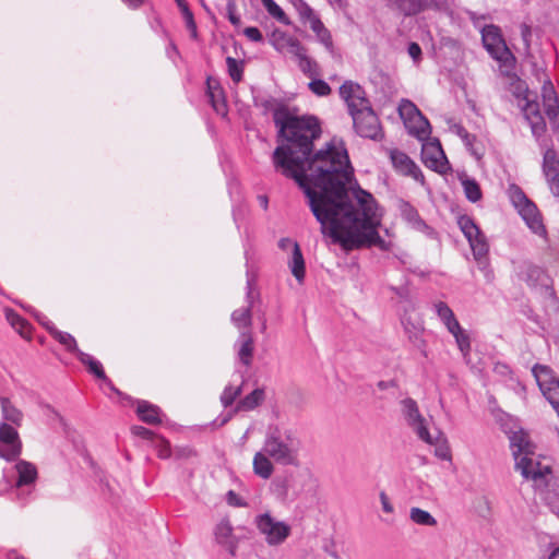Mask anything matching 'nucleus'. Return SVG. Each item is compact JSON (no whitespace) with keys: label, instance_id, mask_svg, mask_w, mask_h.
<instances>
[{"label":"nucleus","instance_id":"nucleus-35","mask_svg":"<svg viewBox=\"0 0 559 559\" xmlns=\"http://www.w3.org/2000/svg\"><path fill=\"white\" fill-rule=\"evenodd\" d=\"M264 400V390L255 389L250 394L239 401L237 408L239 411H252L259 406Z\"/></svg>","mask_w":559,"mask_h":559},{"label":"nucleus","instance_id":"nucleus-63","mask_svg":"<svg viewBox=\"0 0 559 559\" xmlns=\"http://www.w3.org/2000/svg\"><path fill=\"white\" fill-rule=\"evenodd\" d=\"M8 559H26L24 556L19 555L15 550H10L7 554Z\"/></svg>","mask_w":559,"mask_h":559},{"label":"nucleus","instance_id":"nucleus-13","mask_svg":"<svg viewBox=\"0 0 559 559\" xmlns=\"http://www.w3.org/2000/svg\"><path fill=\"white\" fill-rule=\"evenodd\" d=\"M356 133L362 138L378 140L381 136L379 119L372 108L352 115Z\"/></svg>","mask_w":559,"mask_h":559},{"label":"nucleus","instance_id":"nucleus-34","mask_svg":"<svg viewBox=\"0 0 559 559\" xmlns=\"http://www.w3.org/2000/svg\"><path fill=\"white\" fill-rule=\"evenodd\" d=\"M5 318L11 326L16 330L21 336L28 337L31 333L29 323L12 309H5Z\"/></svg>","mask_w":559,"mask_h":559},{"label":"nucleus","instance_id":"nucleus-64","mask_svg":"<svg viewBox=\"0 0 559 559\" xmlns=\"http://www.w3.org/2000/svg\"><path fill=\"white\" fill-rule=\"evenodd\" d=\"M549 559H559V547L550 554Z\"/></svg>","mask_w":559,"mask_h":559},{"label":"nucleus","instance_id":"nucleus-5","mask_svg":"<svg viewBox=\"0 0 559 559\" xmlns=\"http://www.w3.org/2000/svg\"><path fill=\"white\" fill-rule=\"evenodd\" d=\"M515 469L521 473L525 479L534 483L537 489H544L548 486L551 478V466L538 460L534 454L523 455L515 462Z\"/></svg>","mask_w":559,"mask_h":559},{"label":"nucleus","instance_id":"nucleus-46","mask_svg":"<svg viewBox=\"0 0 559 559\" xmlns=\"http://www.w3.org/2000/svg\"><path fill=\"white\" fill-rule=\"evenodd\" d=\"M308 86L318 96H328L331 93L330 85L323 80H312Z\"/></svg>","mask_w":559,"mask_h":559},{"label":"nucleus","instance_id":"nucleus-26","mask_svg":"<svg viewBox=\"0 0 559 559\" xmlns=\"http://www.w3.org/2000/svg\"><path fill=\"white\" fill-rule=\"evenodd\" d=\"M433 310L439 318V320L442 322V324L445 326L448 332H453V329H457V325L460 322L457 321L454 312L452 309L448 306V304L443 301H437L432 305Z\"/></svg>","mask_w":559,"mask_h":559},{"label":"nucleus","instance_id":"nucleus-11","mask_svg":"<svg viewBox=\"0 0 559 559\" xmlns=\"http://www.w3.org/2000/svg\"><path fill=\"white\" fill-rule=\"evenodd\" d=\"M421 160L426 167L439 173L447 174L451 170L448 158L441 147L439 140L427 141L421 147Z\"/></svg>","mask_w":559,"mask_h":559},{"label":"nucleus","instance_id":"nucleus-54","mask_svg":"<svg viewBox=\"0 0 559 559\" xmlns=\"http://www.w3.org/2000/svg\"><path fill=\"white\" fill-rule=\"evenodd\" d=\"M131 431L134 436L141 437L143 439H151L153 436L151 430L142 426H133Z\"/></svg>","mask_w":559,"mask_h":559},{"label":"nucleus","instance_id":"nucleus-38","mask_svg":"<svg viewBox=\"0 0 559 559\" xmlns=\"http://www.w3.org/2000/svg\"><path fill=\"white\" fill-rule=\"evenodd\" d=\"M449 333L455 338V343L463 356H467L471 352V338L468 333L461 324L457 325V329H453V332Z\"/></svg>","mask_w":559,"mask_h":559},{"label":"nucleus","instance_id":"nucleus-59","mask_svg":"<svg viewBox=\"0 0 559 559\" xmlns=\"http://www.w3.org/2000/svg\"><path fill=\"white\" fill-rule=\"evenodd\" d=\"M547 181L549 183L550 190L552 193L557 197H559V174L558 176H551L547 178Z\"/></svg>","mask_w":559,"mask_h":559},{"label":"nucleus","instance_id":"nucleus-25","mask_svg":"<svg viewBox=\"0 0 559 559\" xmlns=\"http://www.w3.org/2000/svg\"><path fill=\"white\" fill-rule=\"evenodd\" d=\"M0 407L2 415V423L9 425L21 426L23 421V413L19 409L8 397H0Z\"/></svg>","mask_w":559,"mask_h":559},{"label":"nucleus","instance_id":"nucleus-22","mask_svg":"<svg viewBox=\"0 0 559 559\" xmlns=\"http://www.w3.org/2000/svg\"><path fill=\"white\" fill-rule=\"evenodd\" d=\"M388 5L399 11L405 16H412L420 13L426 8L430 7V1L427 0H386Z\"/></svg>","mask_w":559,"mask_h":559},{"label":"nucleus","instance_id":"nucleus-40","mask_svg":"<svg viewBox=\"0 0 559 559\" xmlns=\"http://www.w3.org/2000/svg\"><path fill=\"white\" fill-rule=\"evenodd\" d=\"M261 2L271 16L282 24L290 25V20L274 0H261Z\"/></svg>","mask_w":559,"mask_h":559},{"label":"nucleus","instance_id":"nucleus-45","mask_svg":"<svg viewBox=\"0 0 559 559\" xmlns=\"http://www.w3.org/2000/svg\"><path fill=\"white\" fill-rule=\"evenodd\" d=\"M298 66L300 70L310 78L318 74V66L316 61L309 58L307 53L298 60Z\"/></svg>","mask_w":559,"mask_h":559},{"label":"nucleus","instance_id":"nucleus-29","mask_svg":"<svg viewBox=\"0 0 559 559\" xmlns=\"http://www.w3.org/2000/svg\"><path fill=\"white\" fill-rule=\"evenodd\" d=\"M288 265L294 277L301 283L305 278V260L298 243L294 245Z\"/></svg>","mask_w":559,"mask_h":559},{"label":"nucleus","instance_id":"nucleus-33","mask_svg":"<svg viewBox=\"0 0 559 559\" xmlns=\"http://www.w3.org/2000/svg\"><path fill=\"white\" fill-rule=\"evenodd\" d=\"M460 180L464 190V194L469 202L475 203L483 198L480 187L475 179L463 175L460 177Z\"/></svg>","mask_w":559,"mask_h":559},{"label":"nucleus","instance_id":"nucleus-53","mask_svg":"<svg viewBox=\"0 0 559 559\" xmlns=\"http://www.w3.org/2000/svg\"><path fill=\"white\" fill-rule=\"evenodd\" d=\"M88 370L97 378L106 380V374L103 370L102 364L98 360L95 359L94 362L88 366Z\"/></svg>","mask_w":559,"mask_h":559},{"label":"nucleus","instance_id":"nucleus-41","mask_svg":"<svg viewBox=\"0 0 559 559\" xmlns=\"http://www.w3.org/2000/svg\"><path fill=\"white\" fill-rule=\"evenodd\" d=\"M231 321L238 328H248L251 325V306L236 309L231 313Z\"/></svg>","mask_w":559,"mask_h":559},{"label":"nucleus","instance_id":"nucleus-37","mask_svg":"<svg viewBox=\"0 0 559 559\" xmlns=\"http://www.w3.org/2000/svg\"><path fill=\"white\" fill-rule=\"evenodd\" d=\"M409 519L418 525L436 526L437 520L426 510L414 507L409 510Z\"/></svg>","mask_w":559,"mask_h":559},{"label":"nucleus","instance_id":"nucleus-39","mask_svg":"<svg viewBox=\"0 0 559 559\" xmlns=\"http://www.w3.org/2000/svg\"><path fill=\"white\" fill-rule=\"evenodd\" d=\"M544 173L546 178L551 176H558L559 174V160L556 156L555 151L547 150L544 154Z\"/></svg>","mask_w":559,"mask_h":559},{"label":"nucleus","instance_id":"nucleus-4","mask_svg":"<svg viewBox=\"0 0 559 559\" xmlns=\"http://www.w3.org/2000/svg\"><path fill=\"white\" fill-rule=\"evenodd\" d=\"M516 276L534 290L539 292L545 297L556 300V294L552 288L550 276L538 265L531 262H523L518 266Z\"/></svg>","mask_w":559,"mask_h":559},{"label":"nucleus","instance_id":"nucleus-21","mask_svg":"<svg viewBox=\"0 0 559 559\" xmlns=\"http://www.w3.org/2000/svg\"><path fill=\"white\" fill-rule=\"evenodd\" d=\"M277 34H273V45L278 51L286 50L287 53L294 56L299 60L302 58L307 51L306 48L301 45V43L292 36H286L284 33H278V37L282 43L276 39Z\"/></svg>","mask_w":559,"mask_h":559},{"label":"nucleus","instance_id":"nucleus-55","mask_svg":"<svg viewBox=\"0 0 559 559\" xmlns=\"http://www.w3.org/2000/svg\"><path fill=\"white\" fill-rule=\"evenodd\" d=\"M36 319L50 334L51 330H57L53 323L45 314L37 313Z\"/></svg>","mask_w":559,"mask_h":559},{"label":"nucleus","instance_id":"nucleus-50","mask_svg":"<svg viewBox=\"0 0 559 559\" xmlns=\"http://www.w3.org/2000/svg\"><path fill=\"white\" fill-rule=\"evenodd\" d=\"M407 51L414 62H418L421 59V48L417 43H411Z\"/></svg>","mask_w":559,"mask_h":559},{"label":"nucleus","instance_id":"nucleus-62","mask_svg":"<svg viewBox=\"0 0 559 559\" xmlns=\"http://www.w3.org/2000/svg\"><path fill=\"white\" fill-rule=\"evenodd\" d=\"M121 1L133 9L139 8L143 3V0H121Z\"/></svg>","mask_w":559,"mask_h":559},{"label":"nucleus","instance_id":"nucleus-16","mask_svg":"<svg viewBox=\"0 0 559 559\" xmlns=\"http://www.w3.org/2000/svg\"><path fill=\"white\" fill-rule=\"evenodd\" d=\"M544 80L542 85V99L545 112L555 131L559 132V100L557 92L546 73H543Z\"/></svg>","mask_w":559,"mask_h":559},{"label":"nucleus","instance_id":"nucleus-60","mask_svg":"<svg viewBox=\"0 0 559 559\" xmlns=\"http://www.w3.org/2000/svg\"><path fill=\"white\" fill-rule=\"evenodd\" d=\"M74 354L78 356V358L80 359V361H81L82 364L86 365L87 367H88L92 362H94V360H95L91 355H88V354H86V353H84V352H82V350H80V349H78Z\"/></svg>","mask_w":559,"mask_h":559},{"label":"nucleus","instance_id":"nucleus-57","mask_svg":"<svg viewBox=\"0 0 559 559\" xmlns=\"http://www.w3.org/2000/svg\"><path fill=\"white\" fill-rule=\"evenodd\" d=\"M380 501L385 513H392L394 511L392 503L383 491L380 492Z\"/></svg>","mask_w":559,"mask_h":559},{"label":"nucleus","instance_id":"nucleus-9","mask_svg":"<svg viewBox=\"0 0 559 559\" xmlns=\"http://www.w3.org/2000/svg\"><path fill=\"white\" fill-rule=\"evenodd\" d=\"M457 224L469 242L475 260L480 262L481 259L486 258L489 250L485 235L481 233L475 222L467 215L460 216Z\"/></svg>","mask_w":559,"mask_h":559},{"label":"nucleus","instance_id":"nucleus-47","mask_svg":"<svg viewBox=\"0 0 559 559\" xmlns=\"http://www.w3.org/2000/svg\"><path fill=\"white\" fill-rule=\"evenodd\" d=\"M181 10H182L183 19L186 21V25H187L188 29H190L192 37H197V25H195L192 12L187 7V4H182Z\"/></svg>","mask_w":559,"mask_h":559},{"label":"nucleus","instance_id":"nucleus-3","mask_svg":"<svg viewBox=\"0 0 559 559\" xmlns=\"http://www.w3.org/2000/svg\"><path fill=\"white\" fill-rule=\"evenodd\" d=\"M509 197L513 206L525 222L532 233L547 240V229L536 204L531 201L524 191L516 185L509 188Z\"/></svg>","mask_w":559,"mask_h":559},{"label":"nucleus","instance_id":"nucleus-15","mask_svg":"<svg viewBox=\"0 0 559 559\" xmlns=\"http://www.w3.org/2000/svg\"><path fill=\"white\" fill-rule=\"evenodd\" d=\"M525 92H527V90ZM519 107L521 108L525 120L528 122L533 135L536 139L542 138L546 131V122L540 112L538 103L530 99L528 93H526L519 102Z\"/></svg>","mask_w":559,"mask_h":559},{"label":"nucleus","instance_id":"nucleus-44","mask_svg":"<svg viewBox=\"0 0 559 559\" xmlns=\"http://www.w3.org/2000/svg\"><path fill=\"white\" fill-rule=\"evenodd\" d=\"M241 382H243V380ZM241 386H242V383H240L237 386L227 385L224 389V391L221 395V402L225 407L230 406L235 402V400L239 396V394L241 393Z\"/></svg>","mask_w":559,"mask_h":559},{"label":"nucleus","instance_id":"nucleus-42","mask_svg":"<svg viewBox=\"0 0 559 559\" xmlns=\"http://www.w3.org/2000/svg\"><path fill=\"white\" fill-rule=\"evenodd\" d=\"M51 336L62 344L67 350L75 353L79 348L75 338L68 332L51 330Z\"/></svg>","mask_w":559,"mask_h":559},{"label":"nucleus","instance_id":"nucleus-20","mask_svg":"<svg viewBox=\"0 0 559 559\" xmlns=\"http://www.w3.org/2000/svg\"><path fill=\"white\" fill-rule=\"evenodd\" d=\"M391 160L394 168L401 174L409 176L417 181H424L421 170L405 153L393 151L391 153Z\"/></svg>","mask_w":559,"mask_h":559},{"label":"nucleus","instance_id":"nucleus-2","mask_svg":"<svg viewBox=\"0 0 559 559\" xmlns=\"http://www.w3.org/2000/svg\"><path fill=\"white\" fill-rule=\"evenodd\" d=\"M301 441L296 431L280 426L269 427L260 451L252 460V469L255 476L267 480L275 471L274 463L284 466H297Z\"/></svg>","mask_w":559,"mask_h":559},{"label":"nucleus","instance_id":"nucleus-17","mask_svg":"<svg viewBox=\"0 0 559 559\" xmlns=\"http://www.w3.org/2000/svg\"><path fill=\"white\" fill-rule=\"evenodd\" d=\"M483 44L486 50L493 59L503 60L504 56L509 53L504 40L501 37L500 29L495 25H487L484 27Z\"/></svg>","mask_w":559,"mask_h":559},{"label":"nucleus","instance_id":"nucleus-6","mask_svg":"<svg viewBox=\"0 0 559 559\" xmlns=\"http://www.w3.org/2000/svg\"><path fill=\"white\" fill-rule=\"evenodd\" d=\"M532 373L543 396L559 415V378L549 366L540 364L533 366Z\"/></svg>","mask_w":559,"mask_h":559},{"label":"nucleus","instance_id":"nucleus-19","mask_svg":"<svg viewBox=\"0 0 559 559\" xmlns=\"http://www.w3.org/2000/svg\"><path fill=\"white\" fill-rule=\"evenodd\" d=\"M14 468L17 474V479L13 485L10 481H7V485L10 488L21 490L23 488L34 486L37 479V468L33 463L21 460L15 464Z\"/></svg>","mask_w":559,"mask_h":559},{"label":"nucleus","instance_id":"nucleus-23","mask_svg":"<svg viewBox=\"0 0 559 559\" xmlns=\"http://www.w3.org/2000/svg\"><path fill=\"white\" fill-rule=\"evenodd\" d=\"M237 355L242 365L249 367L252 362L254 344L250 332H240L239 338L236 342Z\"/></svg>","mask_w":559,"mask_h":559},{"label":"nucleus","instance_id":"nucleus-18","mask_svg":"<svg viewBox=\"0 0 559 559\" xmlns=\"http://www.w3.org/2000/svg\"><path fill=\"white\" fill-rule=\"evenodd\" d=\"M233 526L227 519L221 520L214 528V537L218 545L224 547L231 557L237 555L238 538L233 533Z\"/></svg>","mask_w":559,"mask_h":559},{"label":"nucleus","instance_id":"nucleus-36","mask_svg":"<svg viewBox=\"0 0 559 559\" xmlns=\"http://www.w3.org/2000/svg\"><path fill=\"white\" fill-rule=\"evenodd\" d=\"M432 438L435 442L431 445H436L435 455L441 460L451 461V450L444 435L441 431H437V435L432 436Z\"/></svg>","mask_w":559,"mask_h":559},{"label":"nucleus","instance_id":"nucleus-27","mask_svg":"<svg viewBox=\"0 0 559 559\" xmlns=\"http://www.w3.org/2000/svg\"><path fill=\"white\" fill-rule=\"evenodd\" d=\"M510 447L512 450V454L514 456L515 462L521 459L523 455H531L532 453L528 451L530 442L527 440V436L524 431L519 430L514 431L510 437Z\"/></svg>","mask_w":559,"mask_h":559},{"label":"nucleus","instance_id":"nucleus-1","mask_svg":"<svg viewBox=\"0 0 559 559\" xmlns=\"http://www.w3.org/2000/svg\"><path fill=\"white\" fill-rule=\"evenodd\" d=\"M273 120L280 142L272 156L274 168L302 189L321 231L346 251L373 246L388 251L390 242L378 233L380 216L372 194L354 186L344 141L333 138L311 156L313 141L321 135L317 117L280 106Z\"/></svg>","mask_w":559,"mask_h":559},{"label":"nucleus","instance_id":"nucleus-28","mask_svg":"<svg viewBox=\"0 0 559 559\" xmlns=\"http://www.w3.org/2000/svg\"><path fill=\"white\" fill-rule=\"evenodd\" d=\"M207 96L216 114L225 117L227 115V106L223 90L218 85H212L210 82H207Z\"/></svg>","mask_w":559,"mask_h":559},{"label":"nucleus","instance_id":"nucleus-12","mask_svg":"<svg viewBox=\"0 0 559 559\" xmlns=\"http://www.w3.org/2000/svg\"><path fill=\"white\" fill-rule=\"evenodd\" d=\"M340 95L346 103L350 116L356 114V111L367 110L371 107L364 88L353 81L343 83L340 87Z\"/></svg>","mask_w":559,"mask_h":559},{"label":"nucleus","instance_id":"nucleus-49","mask_svg":"<svg viewBox=\"0 0 559 559\" xmlns=\"http://www.w3.org/2000/svg\"><path fill=\"white\" fill-rule=\"evenodd\" d=\"M227 12L229 22L235 25H240V17L235 14V2L234 0H229L227 3Z\"/></svg>","mask_w":559,"mask_h":559},{"label":"nucleus","instance_id":"nucleus-43","mask_svg":"<svg viewBox=\"0 0 559 559\" xmlns=\"http://www.w3.org/2000/svg\"><path fill=\"white\" fill-rule=\"evenodd\" d=\"M228 74L235 83H239L242 80L243 66L241 61L236 60L233 57L226 59Z\"/></svg>","mask_w":559,"mask_h":559},{"label":"nucleus","instance_id":"nucleus-51","mask_svg":"<svg viewBox=\"0 0 559 559\" xmlns=\"http://www.w3.org/2000/svg\"><path fill=\"white\" fill-rule=\"evenodd\" d=\"M430 5L431 8L440 12H449L451 10V4L449 0H430Z\"/></svg>","mask_w":559,"mask_h":559},{"label":"nucleus","instance_id":"nucleus-48","mask_svg":"<svg viewBox=\"0 0 559 559\" xmlns=\"http://www.w3.org/2000/svg\"><path fill=\"white\" fill-rule=\"evenodd\" d=\"M243 34L251 41L260 43L263 40L262 33L260 32V29L258 27H253V26L246 27L243 29Z\"/></svg>","mask_w":559,"mask_h":559},{"label":"nucleus","instance_id":"nucleus-52","mask_svg":"<svg viewBox=\"0 0 559 559\" xmlns=\"http://www.w3.org/2000/svg\"><path fill=\"white\" fill-rule=\"evenodd\" d=\"M456 133L463 140L466 146H471L474 141V135L469 134L462 126H456Z\"/></svg>","mask_w":559,"mask_h":559},{"label":"nucleus","instance_id":"nucleus-58","mask_svg":"<svg viewBox=\"0 0 559 559\" xmlns=\"http://www.w3.org/2000/svg\"><path fill=\"white\" fill-rule=\"evenodd\" d=\"M158 456L162 459H167L170 456V447L169 443L164 439H160V445L158 449Z\"/></svg>","mask_w":559,"mask_h":559},{"label":"nucleus","instance_id":"nucleus-10","mask_svg":"<svg viewBox=\"0 0 559 559\" xmlns=\"http://www.w3.org/2000/svg\"><path fill=\"white\" fill-rule=\"evenodd\" d=\"M399 112L406 123H414L411 127L413 129L412 132L416 134L418 139L423 140L430 134L429 121L423 116L413 102L402 99L399 105Z\"/></svg>","mask_w":559,"mask_h":559},{"label":"nucleus","instance_id":"nucleus-7","mask_svg":"<svg viewBox=\"0 0 559 559\" xmlns=\"http://www.w3.org/2000/svg\"><path fill=\"white\" fill-rule=\"evenodd\" d=\"M254 523L270 546L283 544L290 534V526L288 524L275 520L269 513L257 515Z\"/></svg>","mask_w":559,"mask_h":559},{"label":"nucleus","instance_id":"nucleus-24","mask_svg":"<svg viewBox=\"0 0 559 559\" xmlns=\"http://www.w3.org/2000/svg\"><path fill=\"white\" fill-rule=\"evenodd\" d=\"M309 15L310 28L317 35L319 41L329 50L333 49V40L330 31L322 21L313 13L312 9H307Z\"/></svg>","mask_w":559,"mask_h":559},{"label":"nucleus","instance_id":"nucleus-8","mask_svg":"<svg viewBox=\"0 0 559 559\" xmlns=\"http://www.w3.org/2000/svg\"><path fill=\"white\" fill-rule=\"evenodd\" d=\"M402 415L407 425L414 430L417 437L428 443L432 444L433 438L427 428V420L420 414L417 402L411 397L401 401Z\"/></svg>","mask_w":559,"mask_h":559},{"label":"nucleus","instance_id":"nucleus-56","mask_svg":"<svg viewBox=\"0 0 559 559\" xmlns=\"http://www.w3.org/2000/svg\"><path fill=\"white\" fill-rule=\"evenodd\" d=\"M227 502L234 507H243L245 506V503L241 501L239 496L233 490H229L227 492Z\"/></svg>","mask_w":559,"mask_h":559},{"label":"nucleus","instance_id":"nucleus-31","mask_svg":"<svg viewBox=\"0 0 559 559\" xmlns=\"http://www.w3.org/2000/svg\"><path fill=\"white\" fill-rule=\"evenodd\" d=\"M136 413L140 419L146 424L155 425L160 423L159 408L148 402H139Z\"/></svg>","mask_w":559,"mask_h":559},{"label":"nucleus","instance_id":"nucleus-32","mask_svg":"<svg viewBox=\"0 0 559 559\" xmlns=\"http://www.w3.org/2000/svg\"><path fill=\"white\" fill-rule=\"evenodd\" d=\"M292 479L289 478H283V479H275L272 483V487L274 492L283 500H294L297 498L299 492L293 488L292 486Z\"/></svg>","mask_w":559,"mask_h":559},{"label":"nucleus","instance_id":"nucleus-14","mask_svg":"<svg viewBox=\"0 0 559 559\" xmlns=\"http://www.w3.org/2000/svg\"><path fill=\"white\" fill-rule=\"evenodd\" d=\"M21 450L17 430L7 423H0V457L13 461L21 454Z\"/></svg>","mask_w":559,"mask_h":559},{"label":"nucleus","instance_id":"nucleus-30","mask_svg":"<svg viewBox=\"0 0 559 559\" xmlns=\"http://www.w3.org/2000/svg\"><path fill=\"white\" fill-rule=\"evenodd\" d=\"M402 217L417 230L428 229L427 224L420 218L417 210L407 202L400 206Z\"/></svg>","mask_w":559,"mask_h":559},{"label":"nucleus","instance_id":"nucleus-61","mask_svg":"<svg viewBox=\"0 0 559 559\" xmlns=\"http://www.w3.org/2000/svg\"><path fill=\"white\" fill-rule=\"evenodd\" d=\"M297 243L296 241H293L292 239L289 238H282L280 241H278V247L282 249V250H286L288 248H292L294 250V245Z\"/></svg>","mask_w":559,"mask_h":559}]
</instances>
